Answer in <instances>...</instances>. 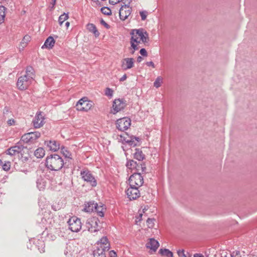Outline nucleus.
I'll return each instance as SVG.
<instances>
[{
	"instance_id": "nucleus-19",
	"label": "nucleus",
	"mask_w": 257,
	"mask_h": 257,
	"mask_svg": "<svg viewBox=\"0 0 257 257\" xmlns=\"http://www.w3.org/2000/svg\"><path fill=\"white\" fill-rule=\"evenodd\" d=\"M146 246L147 248H150L154 252H155L159 246V243L157 240L152 238L146 243Z\"/></svg>"
},
{
	"instance_id": "nucleus-56",
	"label": "nucleus",
	"mask_w": 257,
	"mask_h": 257,
	"mask_svg": "<svg viewBox=\"0 0 257 257\" xmlns=\"http://www.w3.org/2000/svg\"><path fill=\"white\" fill-rule=\"evenodd\" d=\"M29 39H30V36L26 35L24 37L23 41H25V40L29 41Z\"/></svg>"
},
{
	"instance_id": "nucleus-2",
	"label": "nucleus",
	"mask_w": 257,
	"mask_h": 257,
	"mask_svg": "<svg viewBox=\"0 0 257 257\" xmlns=\"http://www.w3.org/2000/svg\"><path fill=\"white\" fill-rule=\"evenodd\" d=\"M80 176L81 178L88 183L91 187H94L97 185V181L91 172L87 169L81 171Z\"/></svg>"
},
{
	"instance_id": "nucleus-17",
	"label": "nucleus",
	"mask_w": 257,
	"mask_h": 257,
	"mask_svg": "<svg viewBox=\"0 0 257 257\" xmlns=\"http://www.w3.org/2000/svg\"><path fill=\"white\" fill-rule=\"evenodd\" d=\"M137 34L139 35L140 42L142 41L145 45L148 44L149 41V34L143 28H140L137 30Z\"/></svg>"
},
{
	"instance_id": "nucleus-11",
	"label": "nucleus",
	"mask_w": 257,
	"mask_h": 257,
	"mask_svg": "<svg viewBox=\"0 0 257 257\" xmlns=\"http://www.w3.org/2000/svg\"><path fill=\"white\" fill-rule=\"evenodd\" d=\"M125 106V101H124L123 99H115L113 103L111 112L113 114H115L117 112L123 109Z\"/></svg>"
},
{
	"instance_id": "nucleus-23",
	"label": "nucleus",
	"mask_w": 257,
	"mask_h": 257,
	"mask_svg": "<svg viewBox=\"0 0 257 257\" xmlns=\"http://www.w3.org/2000/svg\"><path fill=\"white\" fill-rule=\"evenodd\" d=\"M97 246H102V248L106 249L107 250H108L110 248V244L106 236L102 237L100 240L97 241Z\"/></svg>"
},
{
	"instance_id": "nucleus-35",
	"label": "nucleus",
	"mask_w": 257,
	"mask_h": 257,
	"mask_svg": "<svg viewBox=\"0 0 257 257\" xmlns=\"http://www.w3.org/2000/svg\"><path fill=\"white\" fill-rule=\"evenodd\" d=\"M103 210V208L102 207V206H98V204H97V207L96 209L94 210V211L96 212L97 215L100 217H103L104 216V213Z\"/></svg>"
},
{
	"instance_id": "nucleus-18",
	"label": "nucleus",
	"mask_w": 257,
	"mask_h": 257,
	"mask_svg": "<svg viewBox=\"0 0 257 257\" xmlns=\"http://www.w3.org/2000/svg\"><path fill=\"white\" fill-rule=\"evenodd\" d=\"M135 60L133 58H126L121 60V67L123 70H126L133 68L134 66Z\"/></svg>"
},
{
	"instance_id": "nucleus-28",
	"label": "nucleus",
	"mask_w": 257,
	"mask_h": 257,
	"mask_svg": "<svg viewBox=\"0 0 257 257\" xmlns=\"http://www.w3.org/2000/svg\"><path fill=\"white\" fill-rule=\"evenodd\" d=\"M137 30L138 29H133L132 30L130 34L131 35V38L130 42H136V43H140V41H139V35L137 34Z\"/></svg>"
},
{
	"instance_id": "nucleus-15",
	"label": "nucleus",
	"mask_w": 257,
	"mask_h": 257,
	"mask_svg": "<svg viewBox=\"0 0 257 257\" xmlns=\"http://www.w3.org/2000/svg\"><path fill=\"white\" fill-rule=\"evenodd\" d=\"M132 8L127 5H122L119 11L120 19L124 21L127 19L132 12Z\"/></svg>"
},
{
	"instance_id": "nucleus-51",
	"label": "nucleus",
	"mask_w": 257,
	"mask_h": 257,
	"mask_svg": "<svg viewBox=\"0 0 257 257\" xmlns=\"http://www.w3.org/2000/svg\"><path fill=\"white\" fill-rule=\"evenodd\" d=\"M146 65L148 66H152L153 68H155V64L153 63V62H152V61L147 62L146 63Z\"/></svg>"
},
{
	"instance_id": "nucleus-58",
	"label": "nucleus",
	"mask_w": 257,
	"mask_h": 257,
	"mask_svg": "<svg viewBox=\"0 0 257 257\" xmlns=\"http://www.w3.org/2000/svg\"><path fill=\"white\" fill-rule=\"evenodd\" d=\"M142 214H140V215H139V217L137 218V219H138V221H140L141 220V218L142 217Z\"/></svg>"
},
{
	"instance_id": "nucleus-16",
	"label": "nucleus",
	"mask_w": 257,
	"mask_h": 257,
	"mask_svg": "<svg viewBox=\"0 0 257 257\" xmlns=\"http://www.w3.org/2000/svg\"><path fill=\"white\" fill-rule=\"evenodd\" d=\"M32 122L34 127L36 128H40L44 124V117L41 112L36 113Z\"/></svg>"
},
{
	"instance_id": "nucleus-44",
	"label": "nucleus",
	"mask_w": 257,
	"mask_h": 257,
	"mask_svg": "<svg viewBox=\"0 0 257 257\" xmlns=\"http://www.w3.org/2000/svg\"><path fill=\"white\" fill-rule=\"evenodd\" d=\"M131 47L134 49V51L138 50L139 49V47H138V44L139 43H136V42H130Z\"/></svg>"
},
{
	"instance_id": "nucleus-21",
	"label": "nucleus",
	"mask_w": 257,
	"mask_h": 257,
	"mask_svg": "<svg viewBox=\"0 0 257 257\" xmlns=\"http://www.w3.org/2000/svg\"><path fill=\"white\" fill-rule=\"evenodd\" d=\"M24 76L33 82L35 76V73L34 68L32 66H28L26 69V73Z\"/></svg>"
},
{
	"instance_id": "nucleus-62",
	"label": "nucleus",
	"mask_w": 257,
	"mask_h": 257,
	"mask_svg": "<svg viewBox=\"0 0 257 257\" xmlns=\"http://www.w3.org/2000/svg\"><path fill=\"white\" fill-rule=\"evenodd\" d=\"M41 252H44V249L43 248L41 250H40Z\"/></svg>"
},
{
	"instance_id": "nucleus-13",
	"label": "nucleus",
	"mask_w": 257,
	"mask_h": 257,
	"mask_svg": "<svg viewBox=\"0 0 257 257\" xmlns=\"http://www.w3.org/2000/svg\"><path fill=\"white\" fill-rule=\"evenodd\" d=\"M24 153H23L21 155V158L19 159L17 162H16L14 165L15 168L19 171L23 172L25 171L24 163L27 162L29 159V155L27 154L24 156Z\"/></svg>"
},
{
	"instance_id": "nucleus-9",
	"label": "nucleus",
	"mask_w": 257,
	"mask_h": 257,
	"mask_svg": "<svg viewBox=\"0 0 257 257\" xmlns=\"http://www.w3.org/2000/svg\"><path fill=\"white\" fill-rule=\"evenodd\" d=\"M121 141L123 144H126L131 147H136L140 145L141 139L139 137L131 136L125 137L120 135Z\"/></svg>"
},
{
	"instance_id": "nucleus-32",
	"label": "nucleus",
	"mask_w": 257,
	"mask_h": 257,
	"mask_svg": "<svg viewBox=\"0 0 257 257\" xmlns=\"http://www.w3.org/2000/svg\"><path fill=\"white\" fill-rule=\"evenodd\" d=\"M61 153L63 154L65 158L67 159L66 161L69 162L70 160H72L71 154L68 151H67L65 147H63L61 148Z\"/></svg>"
},
{
	"instance_id": "nucleus-48",
	"label": "nucleus",
	"mask_w": 257,
	"mask_h": 257,
	"mask_svg": "<svg viewBox=\"0 0 257 257\" xmlns=\"http://www.w3.org/2000/svg\"><path fill=\"white\" fill-rule=\"evenodd\" d=\"M140 53L143 56H147L148 53L146 50L145 48H142L140 51Z\"/></svg>"
},
{
	"instance_id": "nucleus-24",
	"label": "nucleus",
	"mask_w": 257,
	"mask_h": 257,
	"mask_svg": "<svg viewBox=\"0 0 257 257\" xmlns=\"http://www.w3.org/2000/svg\"><path fill=\"white\" fill-rule=\"evenodd\" d=\"M23 142H21V140L17 143L14 146H13L14 148L16 150L18 154H22L23 153H25V151H28V149L26 147H24L23 145Z\"/></svg>"
},
{
	"instance_id": "nucleus-10",
	"label": "nucleus",
	"mask_w": 257,
	"mask_h": 257,
	"mask_svg": "<svg viewBox=\"0 0 257 257\" xmlns=\"http://www.w3.org/2000/svg\"><path fill=\"white\" fill-rule=\"evenodd\" d=\"M131 124V120L127 117H123L117 120L116 125L117 128L120 131L127 130Z\"/></svg>"
},
{
	"instance_id": "nucleus-3",
	"label": "nucleus",
	"mask_w": 257,
	"mask_h": 257,
	"mask_svg": "<svg viewBox=\"0 0 257 257\" xmlns=\"http://www.w3.org/2000/svg\"><path fill=\"white\" fill-rule=\"evenodd\" d=\"M93 102L88 100L87 97H84L81 98L76 103V109L81 111H87L92 106Z\"/></svg>"
},
{
	"instance_id": "nucleus-42",
	"label": "nucleus",
	"mask_w": 257,
	"mask_h": 257,
	"mask_svg": "<svg viewBox=\"0 0 257 257\" xmlns=\"http://www.w3.org/2000/svg\"><path fill=\"white\" fill-rule=\"evenodd\" d=\"M3 169L5 171H8L10 169L11 167V163L10 162H8L5 163V164H3L2 165Z\"/></svg>"
},
{
	"instance_id": "nucleus-60",
	"label": "nucleus",
	"mask_w": 257,
	"mask_h": 257,
	"mask_svg": "<svg viewBox=\"0 0 257 257\" xmlns=\"http://www.w3.org/2000/svg\"><path fill=\"white\" fill-rule=\"evenodd\" d=\"M3 164V161L0 159V166H2Z\"/></svg>"
},
{
	"instance_id": "nucleus-55",
	"label": "nucleus",
	"mask_w": 257,
	"mask_h": 257,
	"mask_svg": "<svg viewBox=\"0 0 257 257\" xmlns=\"http://www.w3.org/2000/svg\"><path fill=\"white\" fill-rule=\"evenodd\" d=\"M194 257H204V256L201 253H195L194 254Z\"/></svg>"
},
{
	"instance_id": "nucleus-14",
	"label": "nucleus",
	"mask_w": 257,
	"mask_h": 257,
	"mask_svg": "<svg viewBox=\"0 0 257 257\" xmlns=\"http://www.w3.org/2000/svg\"><path fill=\"white\" fill-rule=\"evenodd\" d=\"M32 82L29 78L27 79L26 77L22 76L18 78L17 85L19 89L23 90L27 89Z\"/></svg>"
},
{
	"instance_id": "nucleus-29",
	"label": "nucleus",
	"mask_w": 257,
	"mask_h": 257,
	"mask_svg": "<svg viewBox=\"0 0 257 257\" xmlns=\"http://www.w3.org/2000/svg\"><path fill=\"white\" fill-rule=\"evenodd\" d=\"M87 29L89 32L93 33L96 37H97L99 36L100 33L97 30L95 25L93 24H87Z\"/></svg>"
},
{
	"instance_id": "nucleus-6",
	"label": "nucleus",
	"mask_w": 257,
	"mask_h": 257,
	"mask_svg": "<svg viewBox=\"0 0 257 257\" xmlns=\"http://www.w3.org/2000/svg\"><path fill=\"white\" fill-rule=\"evenodd\" d=\"M126 166L130 169H135L136 172H140V171L141 170V173H146V167L144 163H137L133 160H127Z\"/></svg>"
},
{
	"instance_id": "nucleus-22",
	"label": "nucleus",
	"mask_w": 257,
	"mask_h": 257,
	"mask_svg": "<svg viewBox=\"0 0 257 257\" xmlns=\"http://www.w3.org/2000/svg\"><path fill=\"white\" fill-rule=\"evenodd\" d=\"M106 249L102 248V246H97L93 252V257H106L105 251Z\"/></svg>"
},
{
	"instance_id": "nucleus-46",
	"label": "nucleus",
	"mask_w": 257,
	"mask_h": 257,
	"mask_svg": "<svg viewBox=\"0 0 257 257\" xmlns=\"http://www.w3.org/2000/svg\"><path fill=\"white\" fill-rule=\"evenodd\" d=\"M231 257H241L240 251L235 250L233 251L231 254Z\"/></svg>"
},
{
	"instance_id": "nucleus-34",
	"label": "nucleus",
	"mask_w": 257,
	"mask_h": 257,
	"mask_svg": "<svg viewBox=\"0 0 257 257\" xmlns=\"http://www.w3.org/2000/svg\"><path fill=\"white\" fill-rule=\"evenodd\" d=\"M69 18L68 14L64 13L62 15H60L59 17L58 22L60 26L62 25L64 22L67 20Z\"/></svg>"
},
{
	"instance_id": "nucleus-50",
	"label": "nucleus",
	"mask_w": 257,
	"mask_h": 257,
	"mask_svg": "<svg viewBox=\"0 0 257 257\" xmlns=\"http://www.w3.org/2000/svg\"><path fill=\"white\" fill-rule=\"evenodd\" d=\"M109 256L110 257H116L117 255L114 250H111L109 252Z\"/></svg>"
},
{
	"instance_id": "nucleus-36",
	"label": "nucleus",
	"mask_w": 257,
	"mask_h": 257,
	"mask_svg": "<svg viewBox=\"0 0 257 257\" xmlns=\"http://www.w3.org/2000/svg\"><path fill=\"white\" fill-rule=\"evenodd\" d=\"M6 154L10 156H15L17 154H18L17 153L16 150H15L13 147H11L9 149H8L6 151Z\"/></svg>"
},
{
	"instance_id": "nucleus-4",
	"label": "nucleus",
	"mask_w": 257,
	"mask_h": 257,
	"mask_svg": "<svg viewBox=\"0 0 257 257\" xmlns=\"http://www.w3.org/2000/svg\"><path fill=\"white\" fill-rule=\"evenodd\" d=\"M130 186L140 187L144 183V178L141 172H134L128 180Z\"/></svg>"
},
{
	"instance_id": "nucleus-52",
	"label": "nucleus",
	"mask_w": 257,
	"mask_h": 257,
	"mask_svg": "<svg viewBox=\"0 0 257 257\" xmlns=\"http://www.w3.org/2000/svg\"><path fill=\"white\" fill-rule=\"evenodd\" d=\"M14 123H15V120H14V119H9L8 121V123L10 125H13L14 124Z\"/></svg>"
},
{
	"instance_id": "nucleus-61",
	"label": "nucleus",
	"mask_w": 257,
	"mask_h": 257,
	"mask_svg": "<svg viewBox=\"0 0 257 257\" xmlns=\"http://www.w3.org/2000/svg\"><path fill=\"white\" fill-rule=\"evenodd\" d=\"M135 51H134V50H133V51H132L131 52V54H134V53H135Z\"/></svg>"
},
{
	"instance_id": "nucleus-7",
	"label": "nucleus",
	"mask_w": 257,
	"mask_h": 257,
	"mask_svg": "<svg viewBox=\"0 0 257 257\" xmlns=\"http://www.w3.org/2000/svg\"><path fill=\"white\" fill-rule=\"evenodd\" d=\"M99 220L97 217H93L88 218L85 224L86 227L89 231L91 232H95L99 230L98 223Z\"/></svg>"
},
{
	"instance_id": "nucleus-41",
	"label": "nucleus",
	"mask_w": 257,
	"mask_h": 257,
	"mask_svg": "<svg viewBox=\"0 0 257 257\" xmlns=\"http://www.w3.org/2000/svg\"><path fill=\"white\" fill-rule=\"evenodd\" d=\"M113 90L109 88H106L105 91V94L109 97H112L113 95Z\"/></svg>"
},
{
	"instance_id": "nucleus-40",
	"label": "nucleus",
	"mask_w": 257,
	"mask_h": 257,
	"mask_svg": "<svg viewBox=\"0 0 257 257\" xmlns=\"http://www.w3.org/2000/svg\"><path fill=\"white\" fill-rule=\"evenodd\" d=\"M43 180L42 179H39L37 181V186L40 190L43 189L45 187L44 182H43L42 183L41 182Z\"/></svg>"
},
{
	"instance_id": "nucleus-59",
	"label": "nucleus",
	"mask_w": 257,
	"mask_h": 257,
	"mask_svg": "<svg viewBox=\"0 0 257 257\" xmlns=\"http://www.w3.org/2000/svg\"><path fill=\"white\" fill-rule=\"evenodd\" d=\"M70 25V23L68 22H67L66 23H65V26H66L67 28H68Z\"/></svg>"
},
{
	"instance_id": "nucleus-26",
	"label": "nucleus",
	"mask_w": 257,
	"mask_h": 257,
	"mask_svg": "<svg viewBox=\"0 0 257 257\" xmlns=\"http://www.w3.org/2000/svg\"><path fill=\"white\" fill-rule=\"evenodd\" d=\"M97 207V203L94 201H90L87 203L84 208V210L88 212H94Z\"/></svg>"
},
{
	"instance_id": "nucleus-1",
	"label": "nucleus",
	"mask_w": 257,
	"mask_h": 257,
	"mask_svg": "<svg viewBox=\"0 0 257 257\" xmlns=\"http://www.w3.org/2000/svg\"><path fill=\"white\" fill-rule=\"evenodd\" d=\"M45 164L47 168L52 171H59L63 167L66 168H69V164H67L66 161L64 162L62 158L57 154L48 156Z\"/></svg>"
},
{
	"instance_id": "nucleus-54",
	"label": "nucleus",
	"mask_w": 257,
	"mask_h": 257,
	"mask_svg": "<svg viewBox=\"0 0 257 257\" xmlns=\"http://www.w3.org/2000/svg\"><path fill=\"white\" fill-rule=\"evenodd\" d=\"M127 78V76L126 74H124L120 79H119V81H123L124 80H126Z\"/></svg>"
},
{
	"instance_id": "nucleus-57",
	"label": "nucleus",
	"mask_w": 257,
	"mask_h": 257,
	"mask_svg": "<svg viewBox=\"0 0 257 257\" xmlns=\"http://www.w3.org/2000/svg\"><path fill=\"white\" fill-rule=\"evenodd\" d=\"M142 60H143V58L141 56H139L138 57V58H137V62H139V63L141 62L142 61Z\"/></svg>"
},
{
	"instance_id": "nucleus-8",
	"label": "nucleus",
	"mask_w": 257,
	"mask_h": 257,
	"mask_svg": "<svg viewBox=\"0 0 257 257\" xmlns=\"http://www.w3.org/2000/svg\"><path fill=\"white\" fill-rule=\"evenodd\" d=\"M69 229L72 232H78L81 228L80 219L76 216L71 217L67 222Z\"/></svg>"
},
{
	"instance_id": "nucleus-45",
	"label": "nucleus",
	"mask_w": 257,
	"mask_h": 257,
	"mask_svg": "<svg viewBox=\"0 0 257 257\" xmlns=\"http://www.w3.org/2000/svg\"><path fill=\"white\" fill-rule=\"evenodd\" d=\"M140 16L142 20L146 19L147 16V12L146 11H141L140 12Z\"/></svg>"
},
{
	"instance_id": "nucleus-25",
	"label": "nucleus",
	"mask_w": 257,
	"mask_h": 257,
	"mask_svg": "<svg viewBox=\"0 0 257 257\" xmlns=\"http://www.w3.org/2000/svg\"><path fill=\"white\" fill-rule=\"evenodd\" d=\"M55 41L52 36H49L45 41L44 45L42 46V48L52 49L54 45Z\"/></svg>"
},
{
	"instance_id": "nucleus-20",
	"label": "nucleus",
	"mask_w": 257,
	"mask_h": 257,
	"mask_svg": "<svg viewBox=\"0 0 257 257\" xmlns=\"http://www.w3.org/2000/svg\"><path fill=\"white\" fill-rule=\"evenodd\" d=\"M45 144L47 146L49 149L54 152L58 151L60 149V144L56 141H45Z\"/></svg>"
},
{
	"instance_id": "nucleus-33",
	"label": "nucleus",
	"mask_w": 257,
	"mask_h": 257,
	"mask_svg": "<svg viewBox=\"0 0 257 257\" xmlns=\"http://www.w3.org/2000/svg\"><path fill=\"white\" fill-rule=\"evenodd\" d=\"M5 11L6 8L3 6H0V24L4 22L6 16Z\"/></svg>"
},
{
	"instance_id": "nucleus-31",
	"label": "nucleus",
	"mask_w": 257,
	"mask_h": 257,
	"mask_svg": "<svg viewBox=\"0 0 257 257\" xmlns=\"http://www.w3.org/2000/svg\"><path fill=\"white\" fill-rule=\"evenodd\" d=\"M45 151L42 148H38L34 152L35 156L37 158H42L45 155Z\"/></svg>"
},
{
	"instance_id": "nucleus-27",
	"label": "nucleus",
	"mask_w": 257,
	"mask_h": 257,
	"mask_svg": "<svg viewBox=\"0 0 257 257\" xmlns=\"http://www.w3.org/2000/svg\"><path fill=\"white\" fill-rule=\"evenodd\" d=\"M136 152L134 154V158L139 161H143L145 158V155L140 149H136Z\"/></svg>"
},
{
	"instance_id": "nucleus-5",
	"label": "nucleus",
	"mask_w": 257,
	"mask_h": 257,
	"mask_svg": "<svg viewBox=\"0 0 257 257\" xmlns=\"http://www.w3.org/2000/svg\"><path fill=\"white\" fill-rule=\"evenodd\" d=\"M41 134L39 132H30L23 135L21 137V142L27 144H33L40 137Z\"/></svg>"
},
{
	"instance_id": "nucleus-53",
	"label": "nucleus",
	"mask_w": 257,
	"mask_h": 257,
	"mask_svg": "<svg viewBox=\"0 0 257 257\" xmlns=\"http://www.w3.org/2000/svg\"><path fill=\"white\" fill-rule=\"evenodd\" d=\"M56 0H52L51 4L52 5V7H51V10H53L54 8L55 5L56 4Z\"/></svg>"
},
{
	"instance_id": "nucleus-38",
	"label": "nucleus",
	"mask_w": 257,
	"mask_h": 257,
	"mask_svg": "<svg viewBox=\"0 0 257 257\" xmlns=\"http://www.w3.org/2000/svg\"><path fill=\"white\" fill-rule=\"evenodd\" d=\"M101 12L102 14L109 16L111 14V11L110 9L107 7H103L101 9Z\"/></svg>"
},
{
	"instance_id": "nucleus-49",
	"label": "nucleus",
	"mask_w": 257,
	"mask_h": 257,
	"mask_svg": "<svg viewBox=\"0 0 257 257\" xmlns=\"http://www.w3.org/2000/svg\"><path fill=\"white\" fill-rule=\"evenodd\" d=\"M122 1L123 5H127V6L130 7V4L132 2V0H121Z\"/></svg>"
},
{
	"instance_id": "nucleus-30",
	"label": "nucleus",
	"mask_w": 257,
	"mask_h": 257,
	"mask_svg": "<svg viewBox=\"0 0 257 257\" xmlns=\"http://www.w3.org/2000/svg\"><path fill=\"white\" fill-rule=\"evenodd\" d=\"M159 253L162 256L167 257H173V253L172 251L166 248H161L159 250Z\"/></svg>"
},
{
	"instance_id": "nucleus-37",
	"label": "nucleus",
	"mask_w": 257,
	"mask_h": 257,
	"mask_svg": "<svg viewBox=\"0 0 257 257\" xmlns=\"http://www.w3.org/2000/svg\"><path fill=\"white\" fill-rule=\"evenodd\" d=\"M162 77H158L154 82V86L156 88H159L162 83Z\"/></svg>"
},
{
	"instance_id": "nucleus-47",
	"label": "nucleus",
	"mask_w": 257,
	"mask_h": 257,
	"mask_svg": "<svg viewBox=\"0 0 257 257\" xmlns=\"http://www.w3.org/2000/svg\"><path fill=\"white\" fill-rule=\"evenodd\" d=\"M100 24L107 29L110 28V26L107 23H106L103 19H101L100 20Z\"/></svg>"
},
{
	"instance_id": "nucleus-12",
	"label": "nucleus",
	"mask_w": 257,
	"mask_h": 257,
	"mask_svg": "<svg viewBox=\"0 0 257 257\" xmlns=\"http://www.w3.org/2000/svg\"><path fill=\"white\" fill-rule=\"evenodd\" d=\"M139 188L135 186H130L126 190V194L130 200H136L140 196Z\"/></svg>"
},
{
	"instance_id": "nucleus-43",
	"label": "nucleus",
	"mask_w": 257,
	"mask_h": 257,
	"mask_svg": "<svg viewBox=\"0 0 257 257\" xmlns=\"http://www.w3.org/2000/svg\"><path fill=\"white\" fill-rule=\"evenodd\" d=\"M177 253L179 256H183V257H190V254L188 253V256H186V254L184 253V250H179L177 251Z\"/></svg>"
},
{
	"instance_id": "nucleus-39",
	"label": "nucleus",
	"mask_w": 257,
	"mask_h": 257,
	"mask_svg": "<svg viewBox=\"0 0 257 257\" xmlns=\"http://www.w3.org/2000/svg\"><path fill=\"white\" fill-rule=\"evenodd\" d=\"M155 219L154 218H148L147 220V225L149 228H153L154 226V222Z\"/></svg>"
}]
</instances>
